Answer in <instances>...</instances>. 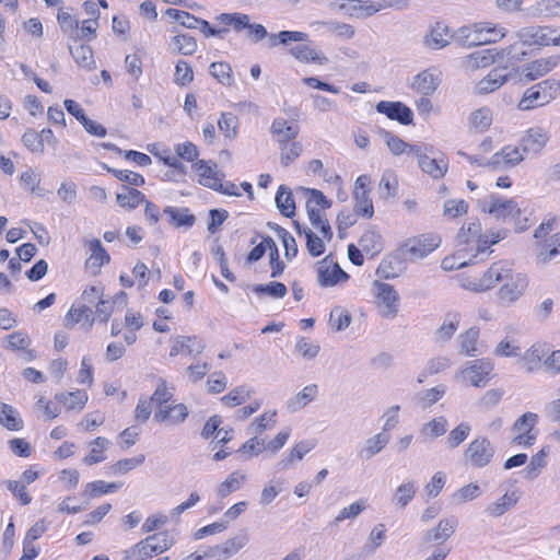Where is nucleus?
<instances>
[{"label": "nucleus", "instance_id": "45", "mask_svg": "<svg viewBox=\"0 0 560 560\" xmlns=\"http://www.w3.org/2000/svg\"><path fill=\"white\" fill-rule=\"evenodd\" d=\"M254 389L246 385H241L232 389L228 395L222 397L223 404L230 407L240 406L252 397Z\"/></svg>", "mask_w": 560, "mask_h": 560}, {"label": "nucleus", "instance_id": "38", "mask_svg": "<svg viewBox=\"0 0 560 560\" xmlns=\"http://www.w3.org/2000/svg\"><path fill=\"white\" fill-rule=\"evenodd\" d=\"M100 147H102L106 150L113 151L117 154H124V158L126 160L131 161L140 166H148L152 162L151 158L145 153L135 151V150L122 151L120 148H118L114 143L103 142V143H100Z\"/></svg>", "mask_w": 560, "mask_h": 560}, {"label": "nucleus", "instance_id": "32", "mask_svg": "<svg viewBox=\"0 0 560 560\" xmlns=\"http://www.w3.org/2000/svg\"><path fill=\"white\" fill-rule=\"evenodd\" d=\"M439 79L429 71H422L413 78L411 88L423 95H430L439 86Z\"/></svg>", "mask_w": 560, "mask_h": 560}, {"label": "nucleus", "instance_id": "18", "mask_svg": "<svg viewBox=\"0 0 560 560\" xmlns=\"http://www.w3.org/2000/svg\"><path fill=\"white\" fill-rule=\"evenodd\" d=\"M458 525L456 517L443 518L439 522L434 529L428 530L424 535V540L430 541H446L455 532Z\"/></svg>", "mask_w": 560, "mask_h": 560}, {"label": "nucleus", "instance_id": "11", "mask_svg": "<svg viewBox=\"0 0 560 560\" xmlns=\"http://www.w3.org/2000/svg\"><path fill=\"white\" fill-rule=\"evenodd\" d=\"M375 109L405 126L411 125L413 121L412 110L401 102L381 101L376 104Z\"/></svg>", "mask_w": 560, "mask_h": 560}, {"label": "nucleus", "instance_id": "12", "mask_svg": "<svg viewBox=\"0 0 560 560\" xmlns=\"http://www.w3.org/2000/svg\"><path fill=\"white\" fill-rule=\"evenodd\" d=\"M553 32L546 27L529 26L517 33L520 42L525 46H549L553 45Z\"/></svg>", "mask_w": 560, "mask_h": 560}, {"label": "nucleus", "instance_id": "2", "mask_svg": "<svg viewBox=\"0 0 560 560\" xmlns=\"http://www.w3.org/2000/svg\"><path fill=\"white\" fill-rule=\"evenodd\" d=\"M559 92L560 82L555 79H546L524 92L517 108L521 110H532L545 106L553 101Z\"/></svg>", "mask_w": 560, "mask_h": 560}, {"label": "nucleus", "instance_id": "9", "mask_svg": "<svg viewBox=\"0 0 560 560\" xmlns=\"http://www.w3.org/2000/svg\"><path fill=\"white\" fill-rule=\"evenodd\" d=\"M550 139L549 132L541 127L527 129L520 138L521 150L528 155H539Z\"/></svg>", "mask_w": 560, "mask_h": 560}, {"label": "nucleus", "instance_id": "5", "mask_svg": "<svg viewBox=\"0 0 560 560\" xmlns=\"http://www.w3.org/2000/svg\"><path fill=\"white\" fill-rule=\"evenodd\" d=\"M494 456L491 442L485 436H478L471 441L464 452L466 462L475 468L486 467Z\"/></svg>", "mask_w": 560, "mask_h": 560}, {"label": "nucleus", "instance_id": "35", "mask_svg": "<svg viewBox=\"0 0 560 560\" xmlns=\"http://www.w3.org/2000/svg\"><path fill=\"white\" fill-rule=\"evenodd\" d=\"M124 192H119L116 196V201L119 207L126 209H135L141 202L145 201V196L143 192L136 188H130L128 186H122Z\"/></svg>", "mask_w": 560, "mask_h": 560}, {"label": "nucleus", "instance_id": "13", "mask_svg": "<svg viewBox=\"0 0 560 560\" xmlns=\"http://www.w3.org/2000/svg\"><path fill=\"white\" fill-rule=\"evenodd\" d=\"M489 214L497 219L505 220L508 218L514 219L516 215H522V210L513 199L502 200L497 196H491L488 209H483Z\"/></svg>", "mask_w": 560, "mask_h": 560}, {"label": "nucleus", "instance_id": "54", "mask_svg": "<svg viewBox=\"0 0 560 560\" xmlns=\"http://www.w3.org/2000/svg\"><path fill=\"white\" fill-rule=\"evenodd\" d=\"M145 460V456L140 454L133 458L119 459L109 467V474L112 475H124L140 466Z\"/></svg>", "mask_w": 560, "mask_h": 560}, {"label": "nucleus", "instance_id": "33", "mask_svg": "<svg viewBox=\"0 0 560 560\" xmlns=\"http://www.w3.org/2000/svg\"><path fill=\"white\" fill-rule=\"evenodd\" d=\"M389 442V435L381 432L365 441L364 447L360 451L359 455L364 459H370L378 454Z\"/></svg>", "mask_w": 560, "mask_h": 560}, {"label": "nucleus", "instance_id": "1", "mask_svg": "<svg viewBox=\"0 0 560 560\" xmlns=\"http://www.w3.org/2000/svg\"><path fill=\"white\" fill-rule=\"evenodd\" d=\"M176 542V533L174 530H162L149 535L144 539L140 540L131 548L125 551L124 559L131 560H148L153 556L163 553L164 551L172 548Z\"/></svg>", "mask_w": 560, "mask_h": 560}, {"label": "nucleus", "instance_id": "28", "mask_svg": "<svg viewBox=\"0 0 560 560\" xmlns=\"http://www.w3.org/2000/svg\"><path fill=\"white\" fill-rule=\"evenodd\" d=\"M459 319L458 313H447L444 323L434 332L435 341L442 343L450 341L459 326Z\"/></svg>", "mask_w": 560, "mask_h": 560}, {"label": "nucleus", "instance_id": "64", "mask_svg": "<svg viewBox=\"0 0 560 560\" xmlns=\"http://www.w3.org/2000/svg\"><path fill=\"white\" fill-rule=\"evenodd\" d=\"M544 247L545 250L540 252L538 258L542 262H548L560 253V232L553 234Z\"/></svg>", "mask_w": 560, "mask_h": 560}, {"label": "nucleus", "instance_id": "23", "mask_svg": "<svg viewBox=\"0 0 560 560\" xmlns=\"http://www.w3.org/2000/svg\"><path fill=\"white\" fill-rule=\"evenodd\" d=\"M512 47H509L506 49H502L500 52L497 51V49H483L476 52H472L469 55V58L474 61V67L476 68H485L493 62H495L498 59H503L505 56L511 55Z\"/></svg>", "mask_w": 560, "mask_h": 560}, {"label": "nucleus", "instance_id": "49", "mask_svg": "<svg viewBox=\"0 0 560 560\" xmlns=\"http://www.w3.org/2000/svg\"><path fill=\"white\" fill-rule=\"evenodd\" d=\"M210 74L225 86L233 84L232 68L228 62L218 61L209 66Z\"/></svg>", "mask_w": 560, "mask_h": 560}, {"label": "nucleus", "instance_id": "3", "mask_svg": "<svg viewBox=\"0 0 560 560\" xmlns=\"http://www.w3.org/2000/svg\"><path fill=\"white\" fill-rule=\"evenodd\" d=\"M441 244V237L435 234H423L417 238L408 240L397 252L394 257L400 265V257H409L410 259H420L428 256Z\"/></svg>", "mask_w": 560, "mask_h": 560}, {"label": "nucleus", "instance_id": "48", "mask_svg": "<svg viewBox=\"0 0 560 560\" xmlns=\"http://www.w3.org/2000/svg\"><path fill=\"white\" fill-rule=\"evenodd\" d=\"M253 292L258 295H269L273 299H282L287 295L288 289L282 282L271 281L266 284H254Z\"/></svg>", "mask_w": 560, "mask_h": 560}, {"label": "nucleus", "instance_id": "15", "mask_svg": "<svg viewBox=\"0 0 560 560\" xmlns=\"http://www.w3.org/2000/svg\"><path fill=\"white\" fill-rule=\"evenodd\" d=\"M270 132L279 145L283 147L294 141L299 133V127L284 118H276L271 124Z\"/></svg>", "mask_w": 560, "mask_h": 560}, {"label": "nucleus", "instance_id": "61", "mask_svg": "<svg viewBox=\"0 0 560 560\" xmlns=\"http://www.w3.org/2000/svg\"><path fill=\"white\" fill-rule=\"evenodd\" d=\"M173 43L177 48V51L184 56H190L197 50V40L195 37L188 34H178L173 37Z\"/></svg>", "mask_w": 560, "mask_h": 560}, {"label": "nucleus", "instance_id": "55", "mask_svg": "<svg viewBox=\"0 0 560 560\" xmlns=\"http://www.w3.org/2000/svg\"><path fill=\"white\" fill-rule=\"evenodd\" d=\"M218 126L221 132L229 139H234L237 136L238 119L232 113H222Z\"/></svg>", "mask_w": 560, "mask_h": 560}, {"label": "nucleus", "instance_id": "34", "mask_svg": "<svg viewBox=\"0 0 560 560\" xmlns=\"http://www.w3.org/2000/svg\"><path fill=\"white\" fill-rule=\"evenodd\" d=\"M479 338V328L470 327L458 336L459 350L466 357L477 355V342Z\"/></svg>", "mask_w": 560, "mask_h": 560}, {"label": "nucleus", "instance_id": "27", "mask_svg": "<svg viewBox=\"0 0 560 560\" xmlns=\"http://www.w3.org/2000/svg\"><path fill=\"white\" fill-rule=\"evenodd\" d=\"M318 394V386L316 384L305 386L294 397L287 402V408L290 412H296L298 410L307 406L313 401Z\"/></svg>", "mask_w": 560, "mask_h": 560}, {"label": "nucleus", "instance_id": "31", "mask_svg": "<svg viewBox=\"0 0 560 560\" xmlns=\"http://www.w3.org/2000/svg\"><path fill=\"white\" fill-rule=\"evenodd\" d=\"M0 424L10 431H20L23 428V420L15 408L0 402Z\"/></svg>", "mask_w": 560, "mask_h": 560}, {"label": "nucleus", "instance_id": "20", "mask_svg": "<svg viewBox=\"0 0 560 560\" xmlns=\"http://www.w3.org/2000/svg\"><path fill=\"white\" fill-rule=\"evenodd\" d=\"M315 447L313 441L304 440L293 446L288 455L282 457L278 464L277 469L279 471L289 469L295 460H301L303 457Z\"/></svg>", "mask_w": 560, "mask_h": 560}, {"label": "nucleus", "instance_id": "6", "mask_svg": "<svg viewBox=\"0 0 560 560\" xmlns=\"http://www.w3.org/2000/svg\"><path fill=\"white\" fill-rule=\"evenodd\" d=\"M317 282L323 288L334 287L349 279V275L334 260L332 255L316 262Z\"/></svg>", "mask_w": 560, "mask_h": 560}, {"label": "nucleus", "instance_id": "62", "mask_svg": "<svg viewBox=\"0 0 560 560\" xmlns=\"http://www.w3.org/2000/svg\"><path fill=\"white\" fill-rule=\"evenodd\" d=\"M165 14L187 28H197L198 22H200V18L177 9L170 8L165 11Z\"/></svg>", "mask_w": 560, "mask_h": 560}, {"label": "nucleus", "instance_id": "46", "mask_svg": "<svg viewBox=\"0 0 560 560\" xmlns=\"http://www.w3.org/2000/svg\"><path fill=\"white\" fill-rule=\"evenodd\" d=\"M110 442L106 438L98 436L91 442L92 450L89 455L83 458V463L88 466L101 463L105 459L101 453L109 446Z\"/></svg>", "mask_w": 560, "mask_h": 560}, {"label": "nucleus", "instance_id": "42", "mask_svg": "<svg viewBox=\"0 0 560 560\" xmlns=\"http://www.w3.org/2000/svg\"><path fill=\"white\" fill-rule=\"evenodd\" d=\"M477 39H479V45H486L497 43L498 40L504 37L505 33L503 32L502 28L491 26L489 23H479L477 24Z\"/></svg>", "mask_w": 560, "mask_h": 560}, {"label": "nucleus", "instance_id": "57", "mask_svg": "<svg viewBox=\"0 0 560 560\" xmlns=\"http://www.w3.org/2000/svg\"><path fill=\"white\" fill-rule=\"evenodd\" d=\"M477 24H475L472 27H459L454 35L455 40L464 47L478 46L479 39H477Z\"/></svg>", "mask_w": 560, "mask_h": 560}, {"label": "nucleus", "instance_id": "22", "mask_svg": "<svg viewBox=\"0 0 560 560\" xmlns=\"http://www.w3.org/2000/svg\"><path fill=\"white\" fill-rule=\"evenodd\" d=\"M509 73L503 74L501 70L493 69L488 75L477 83V93L483 95L497 91L509 80Z\"/></svg>", "mask_w": 560, "mask_h": 560}, {"label": "nucleus", "instance_id": "63", "mask_svg": "<svg viewBox=\"0 0 560 560\" xmlns=\"http://www.w3.org/2000/svg\"><path fill=\"white\" fill-rule=\"evenodd\" d=\"M384 539V525L380 524L375 526L370 533L369 540L362 548L363 553H365L366 556L372 555L383 544Z\"/></svg>", "mask_w": 560, "mask_h": 560}, {"label": "nucleus", "instance_id": "58", "mask_svg": "<svg viewBox=\"0 0 560 560\" xmlns=\"http://www.w3.org/2000/svg\"><path fill=\"white\" fill-rule=\"evenodd\" d=\"M481 494V489L477 483H469L462 488H459L452 495V501L455 504H463L465 502L471 501L478 498Z\"/></svg>", "mask_w": 560, "mask_h": 560}, {"label": "nucleus", "instance_id": "37", "mask_svg": "<svg viewBox=\"0 0 560 560\" xmlns=\"http://www.w3.org/2000/svg\"><path fill=\"white\" fill-rule=\"evenodd\" d=\"M290 54L298 60L303 62H315L318 65H325L328 58L324 55H319L315 49L307 45H298L290 49Z\"/></svg>", "mask_w": 560, "mask_h": 560}, {"label": "nucleus", "instance_id": "56", "mask_svg": "<svg viewBox=\"0 0 560 560\" xmlns=\"http://www.w3.org/2000/svg\"><path fill=\"white\" fill-rule=\"evenodd\" d=\"M470 431L471 427L469 423H459L448 433L446 439L447 447L453 450L459 446L468 438Z\"/></svg>", "mask_w": 560, "mask_h": 560}, {"label": "nucleus", "instance_id": "29", "mask_svg": "<svg viewBox=\"0 0 560 560\" xmlns=\"http://www.w3.org/2000/svg\"><path fill=\"white\" fill-rule=\"evenodd\" d=\"M418 490L417 482L415 480H408L395 490L392 502L399 509H405L416 497Z\"/></svg>", "mask_w": 560, "mask_h": 560}, {"label": "nucleus", "instance_id": "14", "mask_svg": "<svg viewBox=\"0 0 560 560\" xmlns=\"http://www.w3.org/2000/svg\"><path fill=\"white\" fill-rule=\"evenodd\" d=\"M339 9L350 16L366 19L381 11L382 5H376L372 1L364 0H341Z\"/></svg>", "mask_w": 560, "mask_h": 560}, {"label": "nucleus", "instance_id": "16", "mask_svg": "<svg viewBox=\"0 0 560 560\" xmlns=\"http://www.w3.org/2000/svg\"><path fill=\"white\" fill-rule=\"evenodd\" d=\"M432 153L422 156L418 162L419 167L433 179H440L445 176L448 170V160L442 155L440 158H431Z\"/></svg>", "mask_w": 560, "mask_h": 560}, {"label": "nucleus", "instance_id": "41", "mask_svg": "<svg viewBox=\"0 0 560 560\" xmlns=\"http://www.w3.org/2000/svg\"><path fill=\"white\" fill-rule=\"evenodd\" d=\"M57 20L61 31L67 34L72 42L77 43L80 40L79 21L77 19L68 12L59 11Z\"/></svg>", "mask_w": 560, "mask_h": 560}, {"label": "nucleus", "instance_id": "4", "mask_svg": "<svg viewBox=\"0 0 560 560\" xmlns=\"http://www.w3.org/2000/svg\"><path fill=\"white\" fill-rule=\"evenodd\" d=\"M373 292L380 314L384 318H394L398 313L399 294L392 284L375 280Z\"/></svg>", "mask_w": 560, "mask_h": 560}, {"label": "nucleus", "instance_id": "40", "mask_svg": "<svg viewBox=\"0 0 560 560\" xmlns=\"http://www.w3.org/2000/svg\"><path fill=\"white\" fill-rule=\"evenodd\" d=\"M362 250L370 254L371 257L377 255L382 249V237L375 231H365L359 240Z\"/></svg>", "mask_w": 560, "mask_h": 560}, {"label": "nucleus", "instance_id": "19", "mask_svg": "<svg viewBox=\"0 0 560 560\" xmlns=\"http://www.w3.org/2000/svg\"><path fill=\"white\" fill-rule=\"evenodd\" d=\"M188 408L184 404H177L171 407L160 408L154 413V420L156 422L170 421L172 424H180L188 417Z\"/></svg>", "mask_w": 560, "mask_h": 560}, {"label": "nucleus", "instance_id": "51", "mask_svg": "<svg viewBox=\"0 0 560 560\" xmlns=\"http://www.w3.org/2000/svg\"><path fill=\"white\" fill-rule=\"evenodd\" d=\"M351 314L341 306H335L329 314V325L336 331H342L351 324Z\"/></svg>", "mask_w": 560, "mask_h": 560}, {"label": "nucleus", "instance_id": "26", "mask_svg": "<svg viewBox=\"0 0 560 560\" xmlns=\"http://www.w3.org/2000/svg\"><path fill=\"white\" fill-rule=\"evenodd\" d=\"M276 207L280 213L287 218H293L295 215V202L293 194L285 185H280L275 198Z\"/></svg>", "mask_w": 560, "mask_h": 560}, {"label": "nucleus", "instance_id": "10", "mask_svg": "<svg viewBox=\"0 0 560 560\" xmlns=\"http://www.w3.org/2000/svg\"><path fill=\"white\" fill-rule=\"evenodd\" d=\"M528 285L526 275L516 273L511 280L504 283L498 291L500 302L504 306L515 303L525 293Z\"/></svg>", "mask_w": 560, "mask_h": 560}, {"label": "nucleus", "instance_id": "30", "mask_svg": "<svg viewBox=\"0 0 560 560\" xmlns=\"http://www.w3.org/2000/svg\"><path fill=\"white\" fill-rule=\"evenodd\" d=\"M448 27L441 22H436L430 32L424 36V44L432 49H441L450 44L446 38Z\"/></svg>", "mask_w": 560, "mask_h": 560}, {"label": "nucleus", "instance_id": "8", "mask_svg": "<svg viewBox=\"0 0 560 560\" xmlns=\"http://www.w3.org/2000/svg\"><path fill=\"white\" fill-rule=\"evenodd\" d=\"M493 370V363L489 359H477L460 370L459 375L464 381L475 387H483L489 382V375Z\"/></svg>", "mask_w": 560, "mask_h": 560}, {"label": "nucleus", "instance_id": "36", "mask_svg": "<svg viewBox=\"0 0 560 560\" xmlns=\"http://www.w3.org/2000/svg\"><path fill=\"white\" fill-rule=\"evenodd\" d=\"M246 476L240 471H233L217 488V494L221 499L226 498L231 493L237 491L245 482Z\"/></svg>", "mask_w": 560, "mask_h": 560}, {"label": "nucleus", "instance_id": "25", "mask_svg": "<svg viewBox=\"0 0 560 560\" xmlns=\"http://www.w3.org/2000/svg\"><path fill=\"white\" fill-rule=\"evenodd\" d=\"M89 249L91 255L86 259V267L94 268V273H96L103 265L109 262L110 257L98 238L90 241Z\"/></svg>", "mask_w": 560, "mask_h": 560}, {"label": "nucleus", "instance_id": "44", "mask_svg": "<svg viewBox=\"0 0 560 560\" xmlns=\"http://www.w3.org/2000/svg\"><path fill=\"white\" fill-rule=\"evenodd\" d=\"M55 399L62 402L68 409H83L88 401V395L83 390H75L56 394Z\"/></svg>", "mask_w": 560, "mask_h": 560}, {"label": "nucleus", "instance_id": "59", "mask_svg": "<svg viewBox=\"0 0 560 560\" xmlns=\"http://www.w3.org/2000/svg\"><path fill=\"white\" fill-rule=\"evenodd\" d=\"M377 133L385 140L389 151L394 155H400L407 150L408 143L392 132L378 128Z\"/></svg>", "mask_w": 560, "mask_h": 560}, {"label": "nucleus", "instance_id": "50", "mask_svg": "<svg viewBox=\"0 0 560 560\" xmlns=\"http://www.w3.org/2000/svg\"><path fill=\"white\" fill-rule=\"evenodd\" d=\"M470 126L478 132L486 131L492 124L491 110L488 107H481L471 113L469 118Z\"/></svg>", "mask_w": 560, "mask_h": 560}, {"label": "nucleus", "instance_id": "47", "mask_svg": "<svg viewBox=\"0 0 560 560\" xmlns=\"http://www.w3.org/2000/svg\"><path fill=\"white\" fill-rule=\"evenodd\" d=\"M92 314V308L86 305H82L78 308L72 306L66 315V325L69 326L70 323L74 325L81 320H85L89 327H92L96 319Z\"/></svg>", "mask_w": 560, "mask_h": 560}, {"label": "nucleus", "instance_id": "53", "mask_svg": "<svg viewBox=\"0 0 560 560\" xmlns=\"http://www.w3.org/2000/svg\"><path fill=\"white\" fill-rule=\"evenodd\" d=\"M103 168L106 170L108 173L113 174L117 179L128 183L129 185H132L135 187H140L144 185V178L139 173H135L132 171L127 170H116L109 167L106 164L103 165Z\"/></svg>", "mask_w": 560, "mask_h": 560}, {"label": "nucleus", "instance_id": "21", "mask_svg": "<svg viewBox=\"0 0 560 560\" xmlns=\"http://www.w3.org/2000/svg\"><path fill=\"white\" fill-rule=\"evenodd\" d=\"M163 213L168 215V223L175 228L189 229L196 223V217L188 208L167 206L163 209Z\"/></svg>", "mask_w": 560, "mask_h": 560}, {"label": "nucleus", "instance_id": "39", "mask_svg": "<svg viewBox=\"0 0 560 560\" xmlns=\"http://www.w3.org/2000/svg\"><path fill=\"white\" fill-rule=\"evenodd\" d=\"M518 501V497L515 492L505 493L498 501L490 503L486 512L491 516L499 517L508 512L512 506H514Z\"/></svg>", "mask_w": 560, "mask_h": 560}, {"label": "nucleus", "instance_id": "24", "mask_svg": "<svg viewBox=\"0 0 560 560\" xmlns=\"http://www.w3.org/2000/svg\"><path fill=\"white\" fill-rule=\"evenodd\" d=\"M68 49L75 63L79 67L91 70L94 65L93 50L89 45L80 44L79 40L77 43H72L68 45Z\"/></svg>", "mask_w": 560, "mask_h": 560}, {"label": "nucleus", "instance_id": "60", "mask_svg": "<svg viewBox=\"0 0 560 560\" xmlns=\"http://www.w3.org/2000/svg\"><path fill=\"white\" fill-rule=\"evenodd\" d=\"M194 80V71L186 60H178L175 66L174 82L179 86H187Z\"/></svg>", "mask_w": 560, "mask_h": 560}, {"label": "nucleus", "instance_id": "7", "mask_svg": "<svg viewBox=\"0 0 560 560\" xmlns=\"http://www.w3.org/2000/svg\"><path fill=\"white\" fill-rule=\"evenodd\" d=\"M370 183L371 178L369 175H360L355 179L353 189L354 212L357 215H361L366 219H371L374 215L373 202L370 197Z\"/></svg>", "mask_w": 560, "mask_h": 560}, {"label": "nucleus", "instance_id": "43", "mask_svg": "<svg viewBox=\"0 0 560 560\" xmlns=\"http://www.w3.org/2000/svg\"><path fill=\"white\" fill-rule=\"evenodd\" d=\"M446 431L447 420L445 417L441 416L424 423L420 429V435L423 438L436 439L444 435Z\"/></svg>", "mask_w": 560, "mask_h": 560}, {"label": "nucleus", "instance_id": "17", "mask_svg": "<svg viewBox=\"0 0 560 560\" xmlns=\"http://www.w3.org/2000/svg\"><path fill=\"white\" fill-rule=\"evenodd\" d=\"M214 167H217V163H213V166H211L205 160H198L192 164V168L199 175L198 183L212 190L217 185L218 180H222L224 178V174L215 172L213 170Z\"/></svg>", "mask_w": 560, "mask_h": 560}, {"label": "nucleus", "instance_id": "52", "mask_svg": "<svg viewBox=\"0 0 560 560\" xmlns=\"http://www.w3.org/2000/svg\"><path fill=\"white\" fill-rule=\"evenodd\" d=\"M446 393L444 385H438L430 389L418 393L417 400L422 408L431 407L433 404L439 401Z\"/></svg>", "mask_w": 560, "mask_h": 560}]
</instances>
